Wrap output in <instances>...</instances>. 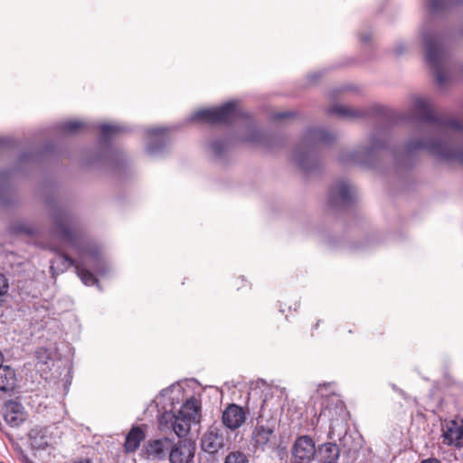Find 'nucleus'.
Returning a JSON list of instances; mask_svg holds the SVG:
<instances>
[{"mask_svg": "<svg viewBox=\"0 0 463 463\" xmlns=\"http://www.w3.org/2000/svg\"><path fill=\"white\" fill-rule=\"evenodd\" d=\"M319 324H320V320H318L314 326H313V330H316L318 328L319 326Z\"/></svg>", "mask_w": 463, "mask_h": 463, "instance_id": "38", "label": "nucleus"}, {"mask_svg": "<svg viewBox=\"0 0 463 463\" xmlns=\"http://www.w3.org/2000/svg\"><path fill=\"white\" fill-rule=\"evenodd\" d=\"M239 116V109L235 103L228 102L218 108L201 109L196 111L192 118L196 121L215 124H230Z\"/></svg>", "mask_w": 463, "mask_h": 463, "instance_id": "2", "label": "nucleus"}, {"mask_svg": "<svg viewBox=\"0 0 463 463\" xmlns=\"http://www.w3.org/2000/svg\"><path fill=\"white\" fill-rule=\"evenodd\" d=\"M172 440L168 438L149 439L143 447V453L146 458L164 460L169 456Z\"/></svg>", "mask_w": 463, "mask_h": 463, "instance_id": "9", "label": "nucleus"}, {"mask_svg": "<svg viewBox=\"0 0 463 463\" xmlns=\"http://www.w3.org/2000/svg\"><path fill=\"white\" fill-rule=\"evenodd\" d=\"M118 128L116 126L105 124L100 126L99 132L100 137L103 140L109 139L111 136L118 132Z\"/></svg>", "mask_w": 463, "mask_h": 463, "instance_id": "27", "label": "nucleus"}, {"mask_svg": "<svg viewBox=\"0 0 463 463\" xmlns=\"http://www.w3.org/2000/svg\"><path fill=\"white\" fill-rule=\"evenodd\" d=\"M24 463H34L33 460L29 459L27 457H23Z\"/></svg>", "mask_w": 463, "mask_h": 463, "instance_id": "37", "label": "nucleus"}, {"mask_svg": "<svg viewBox=\"0 0 463 463\" xmlns=\"http://www.w3.org/2000/svg\"><path fill=\"white\" fill-rule=\"evenodd\" d=\"M335 140V136L324 129H309L307 133V141L311 144H329Z\"/></svg>", "mask_w": 463, "mask_h": 463, "instance_id": "22", "label": "nucleus"}, {"mask_svg": "<svg viewBox=\"0 0 463 463\" xmlns=\"http://www.w3.org/2000/svg\"><path fill=\"white\" fill-rule=\"evenodd\" d=\"M84 128V124L79 120H70L62 124L61 129L66 133H76Z\"/></svg>", "mask_w": 463, "mask_h": 463, "instance_id": "26", "label": "nucleus"}, {"mask_svg": "<svg viewBox=\"0 0 463 463\" xmlns=\"http://www.w3.org/2000/svg\"><path fill=\"white\" fill-rule=\"evenodd\" d=\"M2 143H3V140L0 138V146L2 145Z\"/></svg>", "mask_w": 463, "mask_h": 463, "instance_id": "41", "label": "nucleus"}, {"mask_svg": "<svg viewBox=\"0 0 463 463\" xmlns=\"http://www.w3.org/2000/svg\"><path fill=\"white\" fill-rule=\"evenodd\" d=\"M200 411V403L194 397L188 399L181 407L178 415L189 420L190 421L196 419Z\"/></svg>", "mask_w": 463, "mask_h": 463, "instance_id": "20", "label": "nucleus"}, {"mask_svg": "<svg viewBox=\"0 0 463 463\" xmlns=\"http://www.w3.org/2000/svg\"><path fill=\"white\" fill-rule=\"evenodd\" d=\"M430 8L433 11H437L441 6V1H439V0H430Z\"/></svg>", "mask_w": 463, "mask_h": 463, "instance_id": "32", "label": "nucleus"}, {"mask_svg": "<svg viewBox=\"0 0 463 463\" xmlns=\"http://www.w3.org/2000/svg\"><path fill=\"white\" fill-rule=\"evenodd\" d=\"M296 463H311L316 455V446L312 438L304 435L298 437L292 449Z\"/></svg>", "mask_w": 463, "mask_h": 463, "instance_id": "7", "label": "nucleus"}, {"mask_svg": "<svg viewBox=\"0 0 463 463\" xmlns=\"http://www.w3.org/2000/svg\"><path fill=\"white\" fill-rule=\"evenodd\" d=\"M0 463H4V462H0Z\"/></svg>", "mask_w": 463, "mask_h": 463, "instance_id": "42", "label": "nucleus"}, {"mask_svg": "<svg viewBox=\"0 0 463 463\" xmlns=\"http://www.w3.org/2000/svg\"><path fill=\"white\" fill-rule=\"evenodd\" d=\"M226 147V142L222 140L215 141L212 144V149L217 155H221Z\"/></svg>", "mask_w": 463, "mask_h": 463, "instance_id": "29", "label": "nucleus"}, {"mask_svg": "<svg viewBox=\"0 0 463 463\" xmlns=\"http://www.w3.org/2000/svg\"><path fill=\"white\" fill-rule=\"evenodd\" d=\"M8 281L5 275L0 273V296L5 294L8 289Z\"/></svg>", "mask_w": 463, "mask_h": 463, "instance_id": "31", "label": "nucleus"}, {"mask_svg": "<svg viewBox=\"0 0 463 463\" xmlns=\"http://www.w3.org/2000/svg\"><path fill=\"white\" fill-rule=\"evenodd\" d=\"M329 114H335L339 118H355L364 115V112L344 105H334L328 109Z\"/></svg>", "mask_w": 463, "mask_h": 463, "instance_id": "23", "label": "nucleus"}, {"mask_svg": "<svg viewBox=\"0 0 463 463\" xmlns=\"http://www.w3.org/2000/svg\"><path fill=\"white\" fill-rule=\"evenodd\" d=\"M71 463H92V460L90 458H77L74 460H72Z\"/></svg>", "mask_w": 463, "mask_h": 463, "instance_id": "34", "label": "nucleus"}, {"mask_svg": "<svg viewBox=\"0 0 463 463\" xmlns=\"http://www.w3.org/2000/svg\"><path fill=\"white\" fill-rule=\"evenodd\" d=\"M58 259L62 265L61 271L67 270L70 267H74L76 274L85 285L90 286L98 283L96 277L80 261L71 258L63 252L59 253Z\"/></svg>", "mask_w": 463, "mask_h": 463, "instance_id": "11", "label": "nucleus"}, {"mask_svg": "<svg viewBox=\"0 0 463 463\" xmlns=\"http://www.w3.org/2000/svg\"><path fill=\"white\" fill-rule=\"evenodd\" d=\"M146 439V431L143 426H134L126 436L124 450L126 453H134L137 450L142 441Z\"/></svg>", "mask_w": 463, "mask_h": 463, "instance_id": "18", "label": "nucleus"}, {"mask_svg": "<svg viewBox=\"0 0 463 463\" xmlns=\"http://www.w3.org/2000/svg\"><path fill=\"white\" fill-rule=\"evenodd\" d=\"M163 419H165L166 421L171 422V427L174 432L179 437H185L191 428V421L178 414H174L171 412H165L163 415Z\"/></svg>", "mask_w": 463, "mask_h": 463, "instance_id": "19", "label": "nucleus"}, {"mask_svg": "<svg viewBox=\"0 0 463 463\" xmlns=\"http://www.w3.org/2000/svg\"><path fill=\"white\" fill-rule=\"evenodd\" d=\"M319 454L323 463H335L339 458L340 450L335 443H325L319 449Z\"/></svg>", "mask_w": 463, "mask_h": 463, "instance_id": "21", "label": "nucleus"}, {"mask_svg": "<svg viewBox=\"0 0 463 463\" xmlns=\"http://www.w3.org/2000/svg\"><path fill=\"white\" fill-rule=\"evenodd\" d=\"M275 423L268 422L262 424L258 422L251 433V444L257 449H265L269 446L275 438Z\"/></svg>", "mask_w": 463, "mask_h": 463, "instance_id": "10", "label": "nucleus"}, {"mask_svg": "<svg viewBox=\"0 0 463 463\" xmlns=\"http://www.w3.org/2000/svg\"><path fill=\"white\" fill-rule=\"evenodd\" d=\"M55 264H56V260L52 261V266H51V269H53L54 267H55Z\"/></svg>", "mask_w": 463, "mask_h": 463, "instance_id": "40", "label": "nucleus"}, {"mask_svg": "<svg viewBox=\"0 0 463 463\" xmlns=\"http://www.w3.org/2000/svg\"><path fill=\"white\" fill-rule=\"evenodd\" d=\"M321 405L323 408L320 411L319 415L317 417L315 416L316 420H312V423L314 425L318 424L321 417L327 418L330 421L337 420L345 411L344 402L335 395H331L324 399Z\"/></svg>", "mask_w": 463, "mask_h": 463, "instance_id": "12", "label": "nucleus"}, {"mask_svg": "<svg viewBox=\"0 0 463 463\" xmlns=\"http://www.w3.org/2000/svg\"><path fill=\"white\" fill-rule=\"evenodd\" d=\"M290 116H292L290 112L277 113L274 115V119L279 120L282 118H289Z\"/></svg>", "mask_w": 463, "mask_h": 463, "instance_id": "33", "label": "nucleus"}, {"mask_svg": "<svg viewBox=\"0 0 463 463\" xmlns=\"http://www.w3.org/2000/svg\"><path fill=\"white\" fill-rule=\"evenodd\" d=\"M11 230L14 234H26L32 236L35 233V229L33 226L24 222L14 224Z\"/></svg>", "mask_w": 463, "mask_h": 463, "instance_id": "24", "label": "nucleus"}, {"mask_svg": "<svg viewBox=\"0 0 463 463\" xmlns=\"http://www.w3.org/2000/svg\"><path fill=\"white\" fill-rule=\"evenodd\" d=\"M233 287L237 290H240L241 288H250V283H249V281L247 279H245L244 277H238L233 281Z\"/></svg>", "mask_w": 463, "mask_h": 463, "instance_id": "28", "label": "nucleus"}, {"mask_svg": "<svg viewBox=\"0 0 463 463\" xmlns=\"http://www.w3.org/2000/svg\"><path fill=\"white\" fill-rule=\"evenodd\" d=\"M224 463H249V460L243 452L232 451L226 456Z\"/></svg>", "mask_w": 463, "mask_h": 463, "instance_id": "25", "label": "nucleus"}, {"mask_svg": "<svg viewBox=\"0 0 463 463\" xmlns=\"http://www.w3.org/2000/svg\"><path fill=\"white\" fill-rule=\"evenodd\" d=\"M169 451L170 463H189L194 456L195 444L189 439H181L172 443Z\"/></svg>", "mask_w": 463, "mask_h": 463, "instance_id": "8", "label": "nucleus"}, {"mask_svg": "<svg viewBox=\"0 0 463 463\" xmlns=\"http://www.w3.org/2000/svg\"><path fill=\"white\" fill-rule=\"evenodd\" d=\"M424 44L427 62L434 70L437 82L443 84L446 81L445 72L440 68L443 51L439 43L434 39L425 37Z\"/></svg>", "mask_w": 463, "mask_h": 463, "instance_id": "5", "label": "nucleus"}, {"mask_svg": "<svg viewBox=\"0 0 463 463\" xmlns=\"http://www.w3.org/2000/svg\"><path fill=\"white\" fill-rule=\"evenodd\" d=\"M222 423L231 430L239 429L246 420L244 410L237 404L228 405L222 412Z\"/></svg>", "mask_w": 463, "mask_h": 463, "instance_id": "15", "label": "nucleus"}, {"mask_svg": "<svg viewBox=\"0 0 463 463\" xmlns=\"http://www.w3.org/2000/svg\"><path fill=\"white\" fill-rule=\"evenodd\" d=\"M53 231L62 241L74 248L80 257L89 256L94 261H99V249L87 245L84 237L75 227L72 218L68 213L59 212L54 214Z\"/></svg>", "mask_w": 463, "mask_h": 463, "instance_id": "1", "label": "nucleus"}, {"mask_svg": "<svg viewBox=\"0 0 463 463\" xmlns=\"http://www.w3.org/2000/svg\"><path fill=\"white\" fill-rule=\"evenodd\" d=\"M414 107L422 121L434 124L440 131L455 130L463 132V124L455 119L443 118L437 116L428 99H416Z\"/></svg>", "mask_w": 463, "mask_h": 463, "instance_id": "3", "label": "nucleus"}, {"mask_svg": "<svg viewBox=\"0 0 463 463\" xmlns=\"http://www.w3.org/2000/svg\"><path fill=\"white\" fill-rule=\"evenodd\" d=\"M17 388L15 370L9 365H0V392L12 395Z\"/></svg>", "mask_w": 463, "mask_h": 463, "instance_id": "17", "label": "nucleus"}, {"mask_svg": "<svg viewBox=\"0 0 463 463\" xmlns=\"http://www.w3.org/2000/svg\"><path fill=\"white\" fill-rule=\"evenodd\" d=\"M224 446V438L217 428H211L202 439V449L210 454L218 452Z\"/></svg>", "mask_w": 463, "mask_h": 463, "instance_id": "16", "label": "nucleus"}, {"mask_svg": "<svg viewBox=\"0 0 463 463\" xmlns=\"http://www.w3.org/2000/svg\"><path fill=\"white\" fill-rule=\"evenodd\" d=\"M410 151L424 148L430 154L445 160H457L463 164V150L450 147L448 144L437 141L423 142L421 140H411L407 144Z\"/></svg>", "mask_w": 463, "mask_h": 463, "instance_id": "4", "label": "nucleus"}, {"mask_svg": "<svg viewBox=\"0 0 463 463\" xmlns=\"http://www.w3.org/2000/svg\"><path fill=\"white\" fill-rule=\"evenodd\" d=\"M420 463H441V462L435 458H430L422 460Z\"/></svg>", "mask_w": 463, "mask_h": 463, "instance_id": "35", "label": "nucleus"}, {"mask_svg": "<svg viewBox=\"0 0 463 463\" xmlns=\"http://www.w3.org/2000/svg\"><path fill=\"white\" fill-rule=\"evenodd\" d=\"M35 356L39 362L43 363L45 360L49 359L48 350L46 348L41 347L35 351Z\"/></svg>", "mask_w": 463, "mask_h": 463, "instance_id": "30", "label": "nucleus"}, {"mask_svg": "<svg viewBox=\"0 0 463 463\" xmlns=\"http://www.w3.org/2000/svg\"><path fill=\"white\" fill-rule=\"evenodd\" d=\"M4 362V354H2V352H0V365L3 364Z\"/></svg>", "mask_w": 463, "mask_h": 463, "instance_id": "39", "label": "nucleus"}, {"mask_svg": "<svg viewBox=\"0 0 463 463\" xmlns=\"http://www.w3.org/2000/svg\"><path fill=\"white\" fill-rule=\"evenodd\" d=\"M5 421L12 428L21 426L26 420V412L23 405L14 401L5 402L3 408Z\"/></svg>", "mask_w": 463, "mask_h": 463, "instance_id": "14", "label": "nucleus"}, {"mask_svg": "<svg viewBox=\"0 0 463 463\" xmlns=\"http://www.w3.org/2000/svg\"><path fill=\"white\" fill-rule=\"evenodd\" d=\"M163 132H164L163 128H156V129L151 130V133L153 135H159V134H162Z\"/></svg>", "mask_w": 463, "mask_h": 463, "instance_id": "36", "label": "nucleus"}, {"mask_svg": "<svg viewBox=\"0 0 463 463\" xmlns=\"http://www.w3.org/2000/svg\"><path fill=\"white\" fill-rule=\"evenodd\" d=\"M354 197L352 187L344 181H338L331 185L328 195V204L332 207L346 205Z\"/></svg>", "mask_w": 463, "mask_h": 463, "instance_id": "13", "label": "nucleus"}, {"mask_svg": "<svg viewBox=\"0 0 463 463\" xmlns=\"http://www.w3.org/2000/svg\"><path fill=\"white\" fill-rule=\"evenodd\" d=\"M442 443L447 446L463 448V420H450L442 426Z\"/></svg>", "mask_w": 463, "mask_h": 463, "instance_id": "6", "label": "nucleus"}]
</instances>
